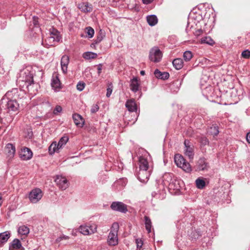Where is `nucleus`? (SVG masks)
Listing matches in <instances>:
<instances>
[{"instance_id":"obj_1","label":"nucleus","mask_w":250,"mask_h":250,"mask_svg":"<svg viewBox=\"0 0 250 250\" xmlns=\"http://www.w3.org/2000/svg\"><path fill=\"white\" fill-rule=\"evenodd\" d=\"M19 104L16 100H9L6 101L2 99L0 104V113L6 112L10 113L17 111Z\"/></svg>"},{"instance_id":"obj_2","label":"nucleus","mask_w":250,"mask_h":250,"mask_svg":"<svg viewBox=\"0 0 250 250\" xmlns=\"http://www.w3.org/2000/svg\"><path fill=\"white\" fill-rule=\"evenodd\" d=\"M119 228L117 223H114L111 228V230L108 236V242L111 246H115L118 244V232Z\"/></svg>"},{"instance_id":"obj_3","label":"nucleus","mask_w":250,"mask_h":250,"mask_svg":"<svg viewBox=\"0 0 250 250\" xmlns=\"http://www.w3.org/2000/svg\"><path fill=\"white\" fill-rule=\"evenodd\" d=\"M18 81L19 83H24V84H23L22 86H24L25 84L29 83V82H33V73H32L27 68L21 70L19 73V76L18 78Z\"/></svg>"},{"instance_id":"obj_4","label":"nucleus","mask_w":250,"mask_h":250,"mask_svg":"<svg viewBox=\"0 0 250 250\" xmlns=\"http://www.w3.org/2000/svg\"><path fill=\"white\" fill-rule=\"evenodd\" d=\"M61 39V36L59 31L52 28L50 29V36L46 39L45 42L48 46L54 45L56 42H59Z\"/></svg>"},{"instance_id":"obj_5","label":"nucleus","mask_w":250,"mask_h":250,"mask_svg":"<svg viewBox=\"0 0 250 250\" xmlns=\"http://www.w3.org/2000/svg\"><path fill=\"white\" fill-rule=\"evenodd\" d=\"M174 161L177 167L181 168L185 172H189L191 170L189 164L186 162V160L181 155L179 154H176L174 157Z\"/></svg>"},{"instance_id":"obj_6","label":"nucleus","mask_w":250,"mask_h":250,"mask_svg":"<svg viewBox=\"0 0 250 250\" xmlns=\"http://www.w3.org/2000/svg\"><path fill=\"white\" fill-rule=\"evenodd\" d=\"M162 55V53L158 47H154L149 51V58L154 62H158L161 61Z\"/></svg>"},{"instance_id":"obj_7","label":"nucleus","mask_w":250,"mask_h":250,"mask_svg":"<svg viewBox=\"0 0 250 250\" xmlns=\"http://www.w3.org/2000/svg\"><path fill=\"white\" fill-rule=\"evenodd\" d=\"M97 225L92 224L87 225H81L79 228V231L84 235H91L97 231Z\"/></svg>"},{"instance_id":"obj_8","label":"nucleus","mask_w":250,"mask_h":250,"mask_svg":"<svg viewBox=\"0 0 250 250\" xmlns=\"http://www.w3.org/2000/svg\"><path fill=\"white\" fill-rule=\"evenodd\" d=\"M42 197V190L39 188H35L31 191L29 195V198L32 203H37Z\"/></svg>"},{"instance_id":"obj_9","label":"nucleus","mask_w":250,"mask_h":250,"mask_svg":"<svg viewBox=\"0 0 250 250\" xmlns=\"http://www.w3.org/2000/svg\"><path fill=\"white\" fill-rule=\"evenodd\" d=\"M151 171V170L139 169L137 174L138 179L142 183H146L148 180Z\"/></svg>"},{"instance_id":"obj_10","label":"nucleus","mask_w":250,"mask_h":250,"mask_svg":"<svg viewBox=\"0 0 250 250\" xmlns=\"http://www.w3.org/2000/svg\"><path fill=\"white\" fill-rule=\"evenodd\" d=\"M111 208L115 211L122 213H125L127 211V206L121 202H114L111 206Z\"/></svg>"},{"instance_id":"obj_11","label":"nucleus","mask_w":250,"mask_h":250,"mask_svg":"<svg viewBox=\"0 0 250 250\" xmlns=\"http://www.w3.org/2000/svg\"><path fill=\"white\" fill-rule=\"evenodd\" d=\"M55 182L59 187L62 190L65 189L68 187L67 179L62 176H57L55 179Z\"/></svg>"},{"instance_id":"obj_12","label":"nucleus","mask_w":250,"mask_h":250,"mask_svg":"<svg viewBox=\"0 0 250 250\" xmlns=\"http://www.w3.org/2000/svg\"><path fill=\"white\" fill-rule=\"evenodd\" d=\"M32 152L27 147H24L21 149L20 153V158L23 160H28L32 158Z\"/></svg>"},{"instance_id":"obj_13","label":"nucleus","mask_w":250,"mask_h":250,"mask_svg":"<svg viewBox=\"0 0 250 250\" xmlns=\"http://www.w3.org/2000/svg\"><path fill=\"white\" fill-rule=\"evenodd\" d=\"M185 146V154L190 159H192L194 156L193 148L190 145V143L188 140H185L184 142Z\"/></svg>"},{"instance_id":"obj_14","label":"nucleus","mask_w":250,"mask_h":250,"mask_svg":"<svg viewBox=\"0 0 250 250\" xmlns=\"http://www.w3.org/2000/svg\"><path fill=\"white\" fill-rule=\"evenodd\" d=\"M25 85L28 92L31 95H35L36 94L39 86L38 83H35L34 81L33 82H29L25 84Z\"/></svg>"},{"instance_id":"obj_15","label":"nucleus","mask_w":250,"mask_h":250,"mask_svg":"<svg viewBox=\"0 0 250 250\" xmlns=\"http://www.w3.org/2000/svg\"><path fill=\"white\" fill-rule=\"evenodd\" d=\"M196 167L197 170L199 171L206 170L208 169V165L205 158H201L198 161L196 165Z\"/></svg>"},{"instance_id":"obj_16","label":"nucleus","mask_w":250,"mask_h":250,"mask_svg":"<svg viewBox=\"0 0 250 250\" xmlns=\"http://www.w3.org/2000/svg\"><path fill=\"white\" fill-rule=\"evenodd\" d=\"M69 62V58L66 55H63L61 59V65L62 71L65 74L67 72V66Z\"/></svg>"},{"instance_id":"obj_17","label":"nucleus","mask_w":250,"mask_h":250,"mask_svg":"<svg viewBox=\"0 0 250 250\" xmlns=\"http://www.w3.org/2000/svg\"><path fill=\"white\" fill-rule=\"evenodd\" d=\"M140 87L139 79L137 77H134L130 80V88L134 92H136L139 90Z\"/></svg>"},{"instance_id":"obj_18","label":"nucleus","mask_w":250,"mask_h":250,"mask_svg":"<svg viewBox=\"0 0 250 250\" xmlns=\"http://www.w3.org/2000/svg\"><path fill=\"white\" fill-rule=\"evenodd\" d=\"M139 169L146 170H151V168L148 165L147 159L144 157H140L139 160Z\"/></svg>"},{"instance_id":"obj_19","label":"nucleus","mask_w":250,"mask_h":250,"mask_svg":"<svg viewBox=\"0 0 250 250\" xmlns=\"http://www.w3.org/2000/svg\"><path fill=\"white\" fill-rule=\"evenodd\" d=\"M15 146L11 144H8L6 145L5 148V152L8 157L9 158H13L15 153Z\"/></svg>"},{"instance_id":"obj_20","label":"nucleus","mask_w":250,"mask_h":250,"mask_svg":"<svg viewBox=\"0 0 250 250\" xmlns=\"http://www.w3.org/2000/svg\"><path fill=\"white\" fill-rule=\"evenodd\" d=\"M20 241L18 239H15L9 246V250H23Z\"/></svg>"},{"instance_id":"obj_21","label":"nucleus","mask_w":250,"mask_h":250,"mask_svg":"<svg viewBox=\"0 0 250 250\" xmlns=\"http://www.w3.org/2000/svg\"><path fill=\"white\" fill-rule=\"evenodd\" d=\"M125 107L130 112H134L137 110V104L133 99L127 100L125 103Z\"/></svg>"},{"instance_id":"obj_22","label":"nucleus","mask_w":250,"mask_h":250,"mask_svg":"<svg viewBox=\"0 0 250 250\" xmlns=\"http://www.w3.org/2000/svg\"><path fill=\"white\" fill-rule=\"evenodd\" d=\"M73 119L75 125L79 127H83L84 124V120L82 117L78 114H74Z\"/></svg>"},{"instance_id":"obj_23","label":"nucleus","mask_w":250,"mask_h":250,"mask_svg":"<svg viewBox=\"0 0 250 250\" xmlns=\"http://www.w3.org/2000/svg\"><path fill=\"white\" fill-rule=\"evenodd\" d=\"M155 76L158 78L163 80H166L169 78V75L167 72H162L158 69H156L154 73Z\"/></svg>"},{"instance_id":"obj_24","label":"nucleus","mask_w":250,"mask_h":250,"mask_svg":"<svg viewBox=\"0 0 250 250\" xmlns=\"http://www.w3.org/2000/svg\"><path fill=\"white\" fill-rule=\"evenodd\" d=\"M78 8L84 13H87L90 12L92 8L91 5H89L88 3H81L79 4Z\"/></svg>"},{"instance_id":"obj_25","label":"nucleus","mask_w":250,"mask_h":250,"mask_svg":"<svg viewBox=\"0 0 250 250\" xmlns=\"http://www.w3.org/2000/svg\"><path fill=\"white\" fill-rule=\"evenodd\" d=\"M51 85L55 90H57L60 88L61 82L57 75L52 77Z\"/></svg>"},{"instance_id":"obj_26","label":"nucleus","mask_w":250,"mask_h":250,"mask_svg":"<svg viewBox=\"0 0 250 250\" xmlns=\"http://www.w3.org/2000/svg\"><path fill=\"white\" fill-rule=\"evenodd\" d=\"M10 236V233L9 231H5L0 233V244L6 243Z\"/></svg>"},{"instance_id":"obj_27","label":"nucleus","mask_w":250,"mask_h":250,"mask_svg":"<svg viewBox=\"0 0 250 250\" xmlns=\"http://www.w3.org/2000/svg\"><path fill=\"white\" fill-rule=\"evenodd\" d=\"M173 174L170 173H165L163 176V181L164 182L165 185L171 184L172 181Z\"/></svg>"},{"instance_id":"obj_28","label":"nucleus","mask_w":250,"mask_h":250,"mask_svg":"<svg viewBox=\"0 0 250 250\" xmlns=\"http://www.w3.org/2000/svg\"><path fill=\"white\" fill-rule=\"evenodd\" d=\"M172 63L173 66L177 70L181 69L183 66V61L181 58H177L174 59Z\"/></svg>"},{"instance_id":"obj_29","label":"nucleus","mask_w":250,"mask_h":250,"mask_svg":"<svg viewBox=\"0 0 250 250\" xmlns=\"http://www.w3.org/2000/svg\"><path fill=\"white\" fill-rule=\"evenodd\" d=\"M18 233L21 235L26 236L29 233V229L25 225L21 226L19 228Z\"/></svg>"},{"instance_id":"obj_30","label":"nucleus","mask_w":250,"mask_h":250,"mask_svg":"<svg viewBox=\"0 0 250 250\" xmlns=\"http://www.w3.org/2000/svg\"><path fill=\"white\" fill-rule=\"evenodd\" d=\"M145 228L148 233L151 232V229L152 227V223L150 219L145 216L144 217Z\"/></svg>"},{"instance_id":"obj_31","label":"nucleus","mask_w":250,"mask_h":250,"mask_svg":"<svg viewBox=\"0 0 250 250\" xmlns=\"http://www.w3.org/2000/svg\"><path fill=\"white\" fill-rule=\"evenodd\" d=\"M60 149L59 147H58L56 142H53L48 148V151L50 154H53L55 152L58 151Z\"/></svg>"},{"instance_id":"obj_32","label":"nucleus","mask_w":250,"mask_h":250,"mask_svg":"<svg viewBox=\"0 0 250 250\" xmlns=\"http://www.w3.org/2000/svg\"><path fill=\"white\" fill-rule=\"evenodd\" d=\"M83 57L86 60L93 59L97 57V54L92 52H86L83 54Z\"/></svg>"},{"instance_id":"obj_33","label":"nucleus","mask_w":250,"mask_h":250,"mask_svg":"<svg viewBox=\"0 0 250 250\" xmlns=\"http://www.w3.org/2000/svg\"><path fill=\"white\" fill-rule=\"evenodd\" d=\"M69 138L67 136H64L62 137L60 139L58 143H57L58 147H59L60 149L62 148V146L66 144Z\"/></svg>"},{"instance_id":"obj_34","label":"nucleus","mask_w":250,"mask_h":250,"mask_svg":"<svg viewBox=\"0 0 250 250\" xmlns=\"http://www.w3.org/2000/svg\"><path fill=\"white\" fill-rule=\"evenodd\" d=\"M208 132V134L212 135L213 136H217L219 132L218 130V127L216 125H213L209 128Z\"/></svg>"},{"instance_id":"obj_35","label":"nucleus","mask_w":250,"mask_h":250,"mask_svg":"<svg viewBox=\"0 0 250 250\" xmlns=\"http://www.w3.org/2000/svg\"><path fill=\"white\" fill-rule=\"evenodd\" d=\"M201 43H206L209 45H213L214 43V41L210 37H204L201 39Z\"/></svg>"},{"instance_id":"obj_36","label":"nucleus","mask_w":250,"mask_h":250,"mask_svg":"<svg viewBox=\"0 0 250 250\" xmlns=\"http://www.w3.org/2000/svg\"><path fill=\"white\" fill-rule=\"evenodd\" d=\"M146 20L150 26H154L158 22L157 17H146Z\"/></svg>"},{"instance_id":"obj_37","label":"nucleus","mask_w":250,"mask_h":250,"mask_svg":"<svg viewBox=\"0 0 250 250\" xmlns=\"http://www.w3.org/2000/svg\"><path fill=\"white\" fill-rule=\"evenodd\" d=\"M196 185L198 188L202 189L205 186V182L203 179L198 178L196 180Z\"/></svg>"},{"instance_id":"obj_38","label":"nucleus","mask_w":250,"mask_h":250,"mask_svg":"<svg viewBox=\"0 0 250 250\" xmlns=\"http://www.w3.org/2000/svg\"><path fill=\"white\" fill-rule=\"evenodd\" d=\"M183 57L185 61L188 62L192 57V53L191 51H186L183 54Z\"/></svg>"},{"instance_id":"obj_39","label":"nucleus","mask_w":250,"mask_h":250,"mask_svg":"<svg viewBox=\"0 0 250 250\" xmlns=\"http://www.w3.org/2000/svg\"><path fill=\"white\" fill-rule=\"evenodd\" d=\"M86 34L88 38H91L93 37L94 34V30L91 27H87L86 28Z\"/></svg>"},{"instance_id":"obj_40","label":"nucleus","mask_w":250,"mask_h":250,"mask_svg":"<svg viewBox=\"0 0 250 250\" xmlns=\"http://www.w3.org/2000/svg\"><path fill=\"white\" fill-rule=\"evenodd\" d=\"M104 37V33L101 30L100 31L99 35L97 36V39L96 40V43H99L103 39Z\"/></svg>"},{"instance_id":"obj_41","label":"nucleus","mask_w":250,"mask_h":250,"mask_svg":"<svg viewBox=\"0 0 250 250\" xmlns=\"http://www.w3.org/2000/svg\"><path fill=\"white\" fill-rule=\"evenodd\" d=\"M242 56L245 59H249L250 57V51L249 50H246L242 52Z\"/></svg>"},{"instance_id":"obj_42","label":"nucleus","mask_w":250,"mask_h":250,"mask_svg":"<svg viewBox=\"0 0 250 250\" xmlns=\"http://www.w3.org/2000/svg\"><path fill=\"white\" fill-rule=\"evenodd\" d=\"M85 85V84L84 83L80 82L78 83L77 85V89L79 91H81L84 89Z\"/></svg>"},{"instance_id":"obj_43","label":"nucleus","mask_w":250,"mask_h":250,"mask_svg":"<svg viewBox=\"0 0 250 250\" xmlns=\"http://www.w3.org/2000/svg\"><path fill=\"white\" fill-rule=\"evenodd\" d=\"M200 142L202 146H205L209 143L208 140L206 137H202Z\"/></svg>"},{"instance_id":"obj_44","label":"nucleus","mask_w":250,"mask_h":250,"mask_svg":"<svg viewBox=\"0 0 250 250\" xmlns=\"http://www.w3.org/2000/svg\"><path fill=\"white\" fill-rule=\"evenodd\" d=\"M136 244L137 245V248L138 249H140L142 248V247L143 245V242L141 239L137 238V239H136Z\"/></svg>"},{"instance_id":"obj_45","label":"nucleus","mask_w":250,"mask_h":250,"mask_svg":"<svg viewBox=\"0 0 250 250\" xmlns=\"http://www.w3.org/2000/svg\"><path fill=\"white\" fill-rule=\"evenodd\" d=\"M99 108V107L98 104H94L91 108V112L92 113H94L98 111Z\"/></svg>"},{"instance_id":"obj_46","label":"nucleus","mask_w":250,"mask_h":250,"mask_svg":"<svg viewBox=\"0 0 250 250\" xmlns=\"http://www.w3.org/2000/svg\"><path fill=\"white\" fill-rule=\"evenodd\" d=\"M62 107L60 105H57L56 106V107L55 108V109H54L53 113L55 114H57L58 113L61 112L62 111Z\"/></svg>"},{"instance_id":"obj_47","label":"nucleus","mask_w":250,"mask_h":250,"mask_svg":"<svg viewBox=\"0 0 250 250\" xmlns=\"http://www.w3.org/2000/svg\"><path fill=\"white\" fill-rule=\"evenodd\" d=\"M126 181L125 179H120V180L118 181L115 183V184H117V185L121 184L122 185V187H123L125 186V185H126Z\"/></svg>"},{"instance_id":"obj_48","label":"nucleus","mask_w":250,"mask_h":250,"mask_svg":"<svg viewBox=\"0 0 250 250\" xmlns=\"http://www.w3.org/2000/svg\"><path fill=\"white\" fill-rule=\"evenodd\" d=\"M112 92V89L111 87H108L107 89V92L106 96L107 97H109Z\"/></svg>"},{"instance_id":"obj_49","label":"nucleus","mask_w":250,"mask_h":250,"mask_svg":"<svg viewBox=\"0 0 250 250\" xmlns=\"http://www.w3.org/2000/svg\"><path fill=\"white\" fill-rule=\"evenodd\" d=\"M33 22L35 25L38 24V17H33Z\"/></svg>"},{"instance_id":"obj_50","label":"nucleus","mask_w":250,"mask_h":250,"mask_svg":"<svg viewBox=\"0 0 250 250\" xmlns=\"http://www.w3.org/2000/svg\"><path fill=\"white\" fill-rule=\"evenodd\" d=\"M203 33V30L201 29H198L196 30L195 32V35L196 36H200Z\"/></svg>"},{"instance_id":"obj_51","label":"nucleus","mask_w":250,"mask_h":250,"mask_svg":"<svg viewBox=\"0 0 250 250\" xmlns=\"http://www.w3.org/2000/svg\"><path fill=\"white\" fill-rule=\"evenodd\" d=\"M153 0H143L144 3L147 4L151 3Z\"/></svg>"},{"instance_id":"obj_52","label":"nucleus","mask_w":250,"mask_h":250,"mask_svg":"<svg viewBox=\"0 0 250 250\" xmlns=\"http://www.w3.org/2000/svg\"><path fill=\"white\" fill-rule=\"evenodd\" d=\"M246 139L247 142L250 144V132L247 133Z\"/></svg>"},{"instance_id":"obj_53","label":"nucleus","mask_w":250,"mask_h":250,"mask_svg":"<svg viewBox=\"0 0 250 250\" xmlns=\"http://www.w3.org/2000/svg\"><path fill=\"white\" fill-rule=\"evenodd\" d=\"M102 71V66L101 65H98V73L100 75Z\"/></svg>"},{"instance_id":"obj_54","label":"nucleus","mask_w":250,"mask_h":250,"mask_svg":"<svg viewBox=\"0 0 250 250\" xmlns=\"http://www.w3.org/2000/svg\"><path fill=\"white\" fill-rule=\"evenodd\" d=\"M140 74H141V75H144L145 74V71H144V70H142V71H141V72H140Z\"/></svg>"},{"instance_id":"obj_55","label":"nucleus","mask_w":250,"mask_h":250,"mask_svg":"<svg viewBox=\"0 0 250 250\" xmlns=\"http://www.w3.org/2000/svg\"><path fill=\"white\" fill-rule=\"evenodd\" d=\"M62 238L63 239H67L68 238V236H66L65 235H63L62 237Z\"/></svg>"},{"instance_id":"obj_56","label":"nucleus","mask_w":250,"mask_h":250,"mask_svg":"<svg viewBox=\"0 0 250 250\" xmlns=\"http://www.w3.org/2000/svg\"><path fill=\"white\" fill-rule=\"evenodd\" d=\"M208 15V16H210V14L209 13H206V14H205V15Z\"/></svg>"},{"instance_id":"obj_57","label":"nucleus","mask_w":250,"mask_h":250,"mask_svg":"<svg viewBox=\"0 0 250 250\" xmlns=\"http://www.w3.org/2000/svg\"><path fill=\"white\" fill-rule=\"evenodd\" d=\"M72 235H76V233L72 232Z\"/></svg>"},{"instance_id":"obj_58","label":"nucleus","mask_w":250,"mask_h":250,"mask_svg":"<svg viewBox=\"0 0 250 250\" xmlns=\"http://www.w3.org/2000/svg\"><path fill=\"white\" fill-rule=\"evenodd\" d=\"M208 10H211V11H212V9H208Z\"/></svg>"},{"instance_id":"obj_59","label":"nucleus","mask_w":250,"mask_h":250,"mask_svg":"<svg viewBox=\"0 0 250 250\" xmlns=\"http://www.w3.org/2000/svg\"><path fill=\"white\" fill-rule=\"evenodd\" d=\"M150 16H155V15H150Z\"/></svg>"}]
</instances>
